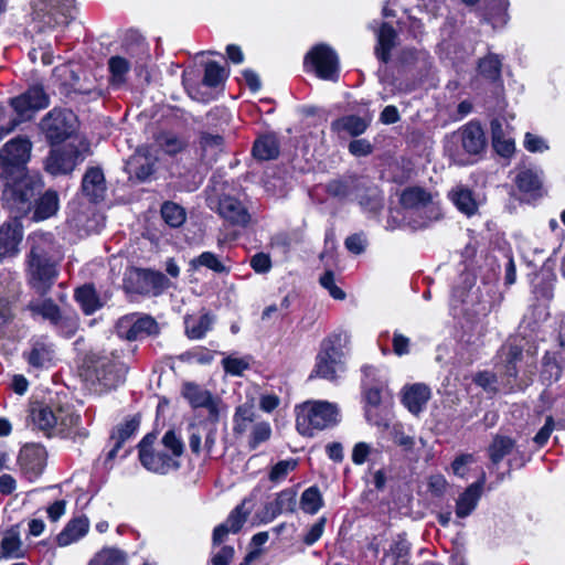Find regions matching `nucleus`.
<instances>
[{
  "instance_id": "55",
  "label": "nucleus",
  "mask_w": 565,
  "mask_h": 565,
  "mask_svg": "<svg viewBox=\"0 0 565 565\" xmlns=\"http://www.w3.org/2000/svg\"><path fill=\"white\" fill-rule=\"evenodd\" d=\"M271 435L270 425L265 422H256L252 426L250 437H249V447L252 449H256L262 443L269 439Z\"/></svg>"
},
{
  "instance_id": "22",
  "label": "nucleus",
  "mask_w": 565,
  "mask_h": 565,
  "mask_svg": "<svg viewBox=\"0 0 565 565\" xmlns=\"http://www.w3.org/2000/svg\"><path fill=\"white\" fill-rule=\"evenodd\" d=\"M515 183L521 192L532 198L543 194L542 171L536 168H520L515 177Z\"/></svg>"
},
{
  "instance_id": "45",
  "label": "nucleus",
  "mask_w": 565,
  "mask_h": 565,
  "mask_svg": "<svg viewBox=\"0 0 565 565\" xmlns=\"http://www.w3.org/2000/svg\"><path fill=\"white\" fill-rule=\"evenodd\" d=\"M508 7V0H495L488 7L486 20L491 23L493 28L504 26L509 20Z\"/></svg>"
},
{
  "instance_id": "59",
  "label": "nucleus",
  "mask_w": 565,
  "mask_h": 565,
  "mask_svg": "<svg viewBox=\"0 0 565 565\" xmlns=\"http://www.w3.org/2000/svg\"><path fill=\"white\" fill-rule=\"evenodd\" d=\"M409 543L404 535H397L393 540L390 550L385 553L387 558H403L409 556Z\"/></svg>"
},
{
  "instance_id": "41",
  "label": "nucleus",
  "mask_w": 565,
  "mask_h": 565,
  "mask_svg": "<svg viewBox=\"0 0 565 565\" xmlns=\"http://www.w3.org/2000/svg\"><path fill=\"white\" fill-rule=\"evenodd\" d=\"M299 505L307 514L313 515L318 513L323 507V498L318 487L312 486L306 489L300 497Z\"/></svg>"
},
{
  "instance_id": "24",
  "label": "nucleus",
  "mask_w": 565,
  "mask_h": 565,
  "mask_svg": "<svg viewBox=\"0 0 565 565\" xmlns=\"http://www.w3.org/2000/svg\"><path fill=\"white\" fill-rule=\"evenodd\" d=\"M76 157L73 151L53 149L45 161V169L53 175L70 173L76 166Z\"/></svg>"
},
{
  "instance_id": "54",
  "label": "nucleus",
  "mask_w": 565,
  "mask_h": 565,
  "mask_svg": "<svg viewBox=\"0 0 565 565\" xmlns=\"http://www.w3.org/2000/svg\"><path fill=\"white\" fill-rule=\"evenodd\" d=\"M561 365L555 361L554 356L546 353L543 358V370L541 373L542 380L547 384H552L557 382L561 379Z\"/></svg>"
},
{
  "instance_id": "1",
  "label": "nucleus",
  "mask_w": 565,
  "mask_h": 565,
  "mask_svg": "<svg viewBox=\"0 0 565 565\" xmlns=\"http://www.w3.org/2000/svg\"><path fill=\"white\" fill-rule=\"evenodd\" d=\"M31 148L32 143L28 138L17 137L0 150L2 204L17 215L28 214L31 211L35 195L43 188L38 174H29L25 171Z\"/></svg>"
},
{
  "instance_id": "4",
  "label": "nucleus",
  "mask_w": 565,
  "mask_h": 565,
  "mask_svg": "<svg viewBox=\"0 0 565 565\" xmlns=\"http://www.w3.org/2000/svg\"><path fill=\"white\" fill-rule=\"evenodd\" d=\"M340 411L328 401L310 399L296 407V428L302 436L311 437L316 431L337 426Z\"/></svg>"
},
{
  "instance_id": "2",
  "label": "nucleus",
  "mask_w": 565,
  "mask_h": 565,
  "mask_svg": "<svg viewBox=\"0 0 565 565\" xmlns=\"http://www.w3.org/2000/svg\"><path fill=\"white\" fill-rule=\"evenodd\" d=\"M26 262L29 284L36 292L44 295L54 285L58 270L60 249L49 233H33Z\"/></svg>"
},
{
  "instance_id": "5",
  "label": "nucleus",
  "mask_w": 565,
  "mask_h": 565,
  "mask_svg": "<svg viewBox=\"0 0 565 565\" xmlns=\"http://www.w3.org/2000/svg\"><path fill=\"white\" fill-rule=\"evenodd\" d=\"M75 0H33L31 28L36 33L64 28L75 18Z\"/></svg>"
},
{
  "instance_id": "32",
  "label": "nucleus",
  "mask_w": 565,
  "mask_h": 565,
  "mask_svg": "<svg viewBox=\"0 0 565 565\" xmlns=\"http://www.w3.org/2000/svg\"><path fill=\"white\" fill-rule=\"evenodd\" d=\"M256 413L252 403H244L236 407L233 415V433L236 436L246 434L255 422Z\"/></svg>"
},
{
  "instance_id": "3",
  "label": "nucleus",
  "mask_w": 565,
  "mask_h": 565,
  "mask_svg": "<svg viewBox=\"0 0 565 565\" xmlns=\"http://www.w3.org/2000/svg\"><path fill=\"white\" fill-rule=\"evenodd\" d=\"M401 204L404 218L414 230L424 228L441 217L438 195L419 186L405 189L401 195Z\"/></svg>"
},
{
  "instance_id": "36",
  "label": "nucleus",
  "mask_w": 565,
  "mask_h": 565,
  "mask_svg": "<svg viewBox=\"0 0 565 565\" xmlns=\"http://www.w3.org/2000/svg\"><path fill=\"white\" fill-rule=\"evenodd\" d=\"M88 565H128V555L117 547H103L94 554Z\"/></svg>"
},
{
  "instance_id": "13",
  "label": "nucleus",
  "mask_w": 565,
  "mask_h": 565,
  "mask_svg": "<svg viewBox=\"0 0 565 565\" xmlns=\"http://www.w3.org/2000/svg\"><path fill=\"white\" fill-rule=\"evenodd\" d=\"M116 331L122 339L137 341L157 334L159 328L152 317L136 312L121 317L117 321Z\"/></svg>"
},
{
  "instance_id": "21",
  "label": "nucleus",
  "mask_w": 565,
  "mask_h": 565,
  "mask_svg": "<svg viewBox=\"0 0 565 565\" xmlns=\"http://www.w3.org/2000/svg\"><path fill=\"white\" fill-rule=\"evenodd\" d=\"M13 215V222H10L3 225L0 230V255L9 256L13 255L18 250V246L22 239L23 232L22 225L18 222V218L22 217V215H17V213L9 210Z\"/></svg>"
},
{
  "instance_id": "44",
  "label": "nucleus",
  "mask_w": 565,
  "mask_h": 565,
  "mask_svg": "<svg viewBox=\"0 0 565 565\" xmlns=\"http://www.w3.org/2000/svg\"><path fill=\"white\" fill-rule=\"evenodd\" d=\"M201 150L203 158L211 162L223 151L224 141L218 135L204 134L201 137Z\"/></svg>"
},
{
  "instance_id": "37",
  "label": "nucleus",
  "mask_w": 565,
  "mask_h": 565,
  "mask_svg": "<svg viewBox=\"0 0 565 565\" xmlns=\"http://www.w3.org/2000/svg\"><path fill=\"white\" fill-rule=\"evenodd\" d=\"M480 498L481 493L478 492V486H469L456 501V515L460 519L470 515Z\"/></svg>"
},
{
  "instance_id": "20",
  "label": "nucleus",
  "mask_w": 565,
  "mask_h": 565,
  "mask_svg": "<svg viewBox=\"0 0 565 565\" xmlns=\"http://www.w3.org/2000/svg\"><path fill=\"white\" fill-rule=\"evenodd\" d=\"M431 397L430 388L423 383L406 385L402 392L403 405L413 414L419 415Z\"/></svg>"
},
{
  "instance_id": "52",
  "label": "nucleus",
  "mask_w": 565,
  "mask_h": 565,
  "mask_svg": "<svg viewBox=\"0 0 565 565\" xmlns=\"http://www.w3.org/2000/svg\"><path fill=\"white\" fill-rule=\"evenodd\" d=\"M480 74L491 81L500 78L501 61L494 54H490L479 62Z\"/></svg>"
},
{
  "instance_id": "61",
  "label": "nucleus",
  "mask_w": 565,
  "mask_h": 565,
  "mask_svg": "<svg viewBox=\"0 0 565 565\" xmlns=\"http://www.w3.org/2000/svg\"><path fill=\"white\" fill-rule=\"evenodd\" d=\"M326 523H327V519L324 516H321L320 519L317 520L316 523H313L309 527L307 533L303 535V543L307 546L313 545L316 542H318L321 539V536L324 532Z\"/></svg>"
},
{
  "instance_id": "53",
  "label": "nucleus",
  "mask_w": 565,
  "mask_h": 565,
  "mask_svg": "<svg viewBox=\"0 0 565 565\" xmlns=\"http://www.w3.org/2000/svg\"><path fill=\"white\" fill-rule=\"evenodd\" d=\"M212 324V319L204 315L196 320H186L185 329L186 334L191 339H201L205 335Z\"/></svg>"
},
{
  "instance_id": "38",
  "label": "nucleus",
  "mask_w": 565,
  "mask_h": 565,
  "mask_svg": "<svg viewBox=\"0 0 565 565\" xmlns=\"http://www.w3.org/2000/svg\"><path fill=\"white\" fill-rule=\"evenodd\" d=\"M492 142L495 151L502 157H509L514 151V141L507 137L499 119L491 121Z\"/></svg>"
},
{
  "instance_id": "8",
  "label": "nucleus",
  "mask_w": 565,
  "mask_h": 565,
  "mask_svg": "<svg viewBox=\"0 0 565 565\" xmlns=\"http://www.w3.org/2000/svg\"><path fill=\"white\" fill-rule=\"evenodd\" d=\"M40 128L51 143H60L77 129V118L72 110L53 108L40 122Z\"/></svg>"
},
{
  "instance_id": "60",
  "label": "nucleus",
  "mask_w": 565,
  "mask_h": 565,
  "mask_svg": "<svg viewBox=\"0 0 565 565\" xmlns=\"http://www.w3.org/2000/svg\"><path fill=\"white\" fill-rule=\"evenodd\" d=\"M320 285L328 290L329 295L335 300H343L345 292L337 286L334 274L327 270L319 279Z\"/></svg>"
},
{
  "instance_id": "30",
  "label": "nucleus",
  "mask_w": 565,
  "mask_h": 565,
  "mask_svg": "<svg viewBox=\"0 0 565 565\" xmlns=\"http://www.w3.org/2000/svg\"><path fill=\"white\" fill-rule=\"evenodd\" d=\"M370 120L355 116L349 115L343 116L331 124V128L339 135L347 134L352 137L362 135L369 127Z\"/></svg>"
},
{
  "instance_id": "51",
  "label": "nucleus",
  "mask_w": 565,
  "mask_h": 565,
  "mask_svg": "<svg viewBox=\"0 0 565 565\" xmlns=\"http://www.w3.org/2000/svg\"><path fill=\"white\" fill-rule=\"evenodd\" d=\"M161 215L166 223L172 227H178L185 221V212L183 207L172 202H166L162 205Z\"/></svg>"
},
{
  "instance_id": "7",
  "label": "nucleus",
  "mask_w": 565,
  "mask_h": 565,
  "mask_svg": "<svg viewBox=\"0 0 565 565\" xmlns=\"http://www.w3.org/2000/svg\"><path fill=\"white\" fill-rule=\"evenodd\" d=\"M49 96L41 86H32L25 93L11 99V106L19 118L10 119L0 127V140L11 134L23 120L30 119L33 113L49 106Z\"/></svg>"
},
{
  "instance_id": "12",
  "label": "nucleus",
  "mask_w": 565,
  "mask_h": 565,
  "mask_svg": "<svg viewBox=\"0 0 565 565\" xmlns=\"http://www.w3.org/2000/svg\"><path fill=\"white\" fill-rule=\"evenodd\" d=\"M54 422L51 436L83 440L88 436L86 428L81 426V416L70 405L54 404Z\"/></svg>"
},
{
  "instance_id": "49",
  "label": "nucleus",
  "mask_w": 565,
  "mask_h": 565,
  "mask_svg": "<svg viewBox=\"0 0 565 565\" xmlns=\"http://www.w3.org/2000/svg\"><path fill=\"white\" fill-rule=\"evenodd\" d=\"M227 77V71L216 62H209L205 65L203 84L209 87H216Z\"/></svg>"
},
{
  "instance_id": "48",
  "label": "nucleus",
  "mask_w": 565,
  "mask_h": 565,
  "mask_svg": "<svg viewBox=\"0 0 565 565\" xmlns=\"http://www.w3.org/2000/svg\"><path fill=\"white\" fill-rule=\"evenodd\" d=\"M108 68L111 75V83L120 85L126 81L130 63L121 56H113L108 61Z\"/></svg>"
},
{
  "instance_id": "9",
  "label": "nucleus",
  "mask_w": 565,
  "mask_h": 565,
  "mask_svg": "<svg viewBox=\"0 0 565 565\" xmlns=\"http://www.w3.org/2000/svg\"><path fill=\"white\" fill-rule=\"evenodd\" d=\"M461 145L462 149L470 154L479 153L484 146L483 131L481 127L475 122H469L460 130L452 134L446 141L445 149L449 157L456 163H463L459 158L457 146Z\"/></svg>"
},
{
  "instance_id": "64",
  "label": "nucleus",
  "mask_w": 565,
  "mask_h": 565,
  "mask_svg": "<svg viewBox=\"0 0 565 565\" xmlns=\"http://www.w3.org/2000/svg\"><path fill=\"white\" fill-rule=\"evenodd\" d=\"M249 265L257 274H266L273 266L270 256L263 252L253 255L249 260Z\"/></svg>"
},
{
  "instance_id": "58",
  "label": "nucleus",
  "mask_w": 565,
  "mask_h": 565,
  "mask_svg": "<svg viewBox=\"0 0 565 565\" xmlns=\"http://www.w3.org/2000/svg\"><path fill=\"white\" fill-rule=\"evenodd\" d=\"M191 264L194 267H199V266L206 267L215 273H223L226 270L225 266L218 259V257L211 252H203L201 255H199L196 258H194L191 262Z\"/></svg>"
},
{
  "instance_id": "25",
  "label": "nucleus",
  "mask_w": 565,
  "mask_h": 565,
  "mask_svg": "<svg viewBox=\"0 0 565 565\" xmlns=\"http://www.w3.org/2000/svg\"><path fill=\"white\" fill-rule=\"evenodd\" d=\"M89 529V521L85 515L77 516L67 522L56 536L58 546H68L84 537Z\"/></svg>"
},
{
  "instance_id": "19",
  "label": "nucleus",
  "mask_w": 565,
  "mask_h": 565,
  "mask_svg": "<svg viewBox=\"0 0 565 565\" xmlns=\"http://www.w3.org/2000/svg\"><path fill=\"white\" fill-rule=\"evenodd\" d=\"M217 212L233 225L246 226L250 221L247 207L238 199L224 195L218 200Z\"/></svg>"
},
{
  "instance_id": "50",
  "label": "nucleus",
  "mask_w": 565,
  "mask_h": 565,
  "mask_svg": "<svg viewBox=\"0 0 565 565\" xmlns=\"http://www.w3.org/2000/svg\"><path fill=\"white\" fill-rule=\"evenodd\" d=\"M161 446L169 455H173L175 460L182 456L184 450V444L181 436L173 429L166 431L161 439Z\"/></svg>"
},
{
  "instance_id": "47",
  "label": "nucleus",
  "mask_w": 565,
  "mask_h": 565,
  "mask_svg": "<svg viewBox=\"0 0 565 565\" xmlns=\"http://www.w3.org/2000/svg\"><path fill=\"white\" fill-rule=\"evenodd\" d=\"M252 358L249 355L235 356L227 355L222 360V365L226 374L232 376H242L250 367Z\"/></svg>"
},
{
  "instance_id": "42",
  "label": "nucleus",
  "mask_w": 565,
  "mask_h": 565,
  "mask_svg": "<svg viewBox=\"0 0 565 565\" xmlns=\"http://www.w3.org/2000/svg\"><path fill=\"white\" fill-rule=\"evenodd\" d=\"M515 448V443L507 436H495L489 446V457L493 463H499Z\"/></svg>"
},
{
  "instance_id": "63",
  "label": "nucleus",
  "mask_w": 565,
  "mask_h": 565,
  "mask_svg": "<svg viewBox=\"0 0 565 565\" xmlns=\"http://www.w3.org/2000/svg\"><path fill=\"white\" fill-rule=\"evenodd\" d=\"M476 462V458L471 454H462L455 458L451 463L452 472L460 478H465L468 473L469 465Z\"/></svg>"
},
{
  "instance_id": "17",
  "label": "nucleus",
  "mask_w": 565,
  "mask_h": 565,
  "mask_svg": "<svg viewBox=\"0 0 565 565\" xmlns=\"http://www.w3.org/2000/svg\"><path fill=\"white\" fill-rule=\"evenodd\" d=\"M182 397L192 408H205L211 417L218 416V402L204 386L194 382H184L181 386Z\"/></svg>"
},
{
  "instance_id": "16",
  "label": "nucleus",
  "mask_w": 565,
  "mask_h": 565,
  "mask_svg": "<svg viewBox=\"0 0 565 565\" xmlns=\"http://www.w3.org/2000/svg\"><path fill=\"white\" fill-rule=\"evenodd\" d=\"M97 381L106 388H115L126 376V366L115 356H99L94 362Z\"/></svg>"
},
{
  "instance_id": "43",
  "label": "nucleus",
  "mask_w": 565,
  "mask_h": 565,
  "mask_svg": "<svg viewBox=\"0 0 565 565\" xmlns=\"http://www.w3.org/2000/svg\"><path fill=\"white\" fill-rule=\"evenodd\" d=\"M451 201L459 211L467 215H472L477 211V203L470 190L458 186L450 193Z\"/></svg>"
},
{
  "instance_id": "29",
  "label": "nucleus",
  "mask_w": 565,
  "mask_h": 565,
  "mask_svg": "<svg viewBox=\"0 0 565 565\" xmlns=\"http://www.w3.org/2000/svg\"><path fill=\"white\" fill-rule=\"evenodd\" d=\"M75 300L85 315H92L100 309L105 300L102 299L93 285H84L75 290Z\"/></svg>"
},
{
  "instance_id": "18",
  "label": "nucleus",
  "mask_w": 565,
  "mask_h": 565,
  "mask_svg": "<svg viewBox=\"0 0 565 565\" xmlns=\"http://www.w3.org/2000/svg\"><path fill=\"white\" fill-rule=\"evenodd\" d=\"M29 367L34 371H42L54 365L55 350L46 339H35L30 343V349L23 352Z\"/></svg>"
},
{
  "instance_id": "11",
  "label": "nucleus",
  "mask_w": 565,
  "mask_h": 565,
  "mask_svg": "<svg viewBox=\"0 0 565 565\" xmlns=\"http://www.w3.org/2000/svg\"><path fill=\"white\" fill-rule=\"evenodd\" d=\"M125 280L129 290L141 295H159L171 286L162 273L142 268L130 269Z\"/></svg>"
},
{
  "instance_id": "34",
  "label": "nucleus",
  "mask_w": 565,
  "mask_h": 565,
  "mask_svg": "<svg viewBox=\"0 0 565 565\" xmlns=\"http://www.w3.org/2000/svg\"><path fill=\"white\" fill-rule=\"evenodd\" d=\"M253 154L258 160H273L279 154V143L274 135H265L255 140Z\"/></svg>"
},
{
  "instance_id": "23",
  "label": "nucleus",
  "mask_w": 565,
  "mask_h": 565,
  "mask_svg": "<svg viewBox=\"0 0 565 565\" xmlns=\"http://www.w3.org/2000/svg\"><path fill=\"white\" fill-rule=\"evenodd\" d=\"M83 193L93 202H99L104 199L106 184L104 173L98 168H90L84 174L82 181Z\"/></svg>"
},
{
  "instance_id": "39",
  "label": "nucleus",
  "mask_w": 565,
  "mask_h": 565,
  "mask_svg": "<svg viewBox=\"0 0 565 565\" xmlns=\"http://www.w3.org/2000/svg\"><path fill=\"white\" fill-rule=\"evenodd\" d=\"M58 210V195L55 191H46L38 201L34 220L42 221L53 216Z\"/></svg>"
},
{
  "instance_id": "33",
  "label": "nucleus",
  "mask_w": 565,
  "mask_h": 565,
  "mask_svg": "<svg viewBox=\"0 0 565 565\" xmlns=\"http://www.w3.org/2000/svg\"><path fill=\"white\" fill-rule=\"evenodd\" d=\"M139 425L140 418L139 416L135 415L117 426L116 430L111 435V440H114L115 445L108 452L109 459H113L117 455V451L120 449L121 445L138 430Z\"/></svg>"
},
{
  "instance_id": "14",
  "label": "nucleus",
  "mask_w": 565,
  "mask_h": 565,
  "mask_svg": "<svg viewBox=\"0 0 565 565\" xmlns=\"http://www.w3.org/2000/svg\"><path fill=\"white\" fill-rule=\"evenodd\" d=\"M305 64L311 66L321 79L337 81L339 77V60L335 52L326 44H319L306 55Z\"/></svg>"
},
{
  "instance_id": "46",
  "label": "nucleus",
  "mask_w": 565,
  "mask_h": 565,
  "mask_svg": "<svg viewBox=\"0 0 565 565\" xmlns=\"http://www.w3.org/2000/svg\"><path fill=\"white\" fill-rule=\"evenodd\" d=\"M23 556L22 545L17 532L9 531L1 542L0 558H18Z\"/></svg>"
},
{
  "instance_id": "57",
  "label": "nucleus",
  "mask_w": 565,
  "mask_h": 565,
  "mask_svg": "<svg viewBox=\"0 0 565 565\" xmlns=\"http://www.w3.org/2000/svg\"><path fill=\"white\" fill-rule=\"evenodd\" d=\"M296 467L297 460L295 459L280 460L270 469L268 478L271 482L279 483L285 480L288 473L295 470Z\"/></svg>"
},
{
  "instance_id": "28",
  "label": "nucleus",
  "mask_w": 565,
  "mask_h": 565,
  "mask_svg": "<svg viewBox=\"0 0 565 565\" xmlns=\"http://www.w3.org/2000/svg\"><path fill=\"white\" fill-rule=\"evenodd\" d=\"M375 32L377 39L375 54L383 63H387L391 57V50L395 46L397 34L393 26L387 23H382Z\"/></svg>"
},
{
  "instance_id": "27",
  "label": "nucleus",
  "mask_w": 565,
  "mask_h": 565,
  "mask_svg": "<svg viewBox=\"0 0 565 565\" xmlns=\"http://www.w3.org/2000/svg\"><path fill=\"white\" fill-rule=\"evenodd\" d=\"M296 505V492L292 489L282 490L273 502L266 505L267 521H271L281 513L295 512Z\"/></svg>"
},
{
  "instance_id": "40",
  "label": "nucleus",
  "mask_w": 565,
  "mask_h": 565,
  "mask_svg": "<svg viewBox=\"0 0 565 565\" xmlns=\"http://www.w3.org/2000/svg\"><path fill=\"white\" fill-rule=\"evenodd\" d=\"M31 416L38 428L51 437L52 428L56 425V422L53 420L54 404L40 405L39 407L33 408Z\"/></svg>"
},
{
  "instance_id": "6",
  "label": "nucleus",
  "mask_w": 565,
  "mask_h": 565,
  "mask_svg": "<svg viewBox=\"0 0 565 565\" xmlns=\"http://www.w3.org/2000/svg\"><path fill=\"white\" fill-rule=\"evenodd\" d=\"M347 341V335L339 332L331 333L321 341L313 369L316 376L334 380L344 370L343 349Z\"/></svg>"
},
{
  "instance_id": "26",
  "label": "nucleus",
  "mask_w": 565,
  "mask_h": 565,
  "mask_svg": "<svg viewBox=\"0 0 565 565\" xmlns=\"http://www.w3.org/2000/svg\"><path fill=\"white\" fill-rule=\"evenodd\" d=\"M154 163L156 158L151 154L148 146L139 147L129 161V166L135 169L136 177L141 181H145L152 174Z\"/></svg>"
},
{
  "instance_id": "56",
  "label": "nucleus",
  "mask_w": 565,
  "mask_h": 565,
  "mask_svg": "<svg viewBox=\"0 0 565 565\" xmlns=\"http://www.w3.org/2000/svg\"><path fill=\"white\" fill-rule=\"evenodd\" d=\"M246 501L238 504L227 516L225 523L228 524L232 533H237L243 527L249 514V509L245 508Z\"/></svg>"
},
{
  "instance_id": "62",
  "label": "nucleus",
  "mask_w": 565,
  "mask_h": 565,
  "mask_svg": "<svg viewBox=\"0 0 565 565\" xmlns=\"http://www.w3.org/2000/svg\"><path fill=\"white\" fill-rule=\"evenodd\" d=\"M373 452H375V449L372 445L360 441L354 445L351 458L354 465L360 466L363 465Z\"/></svg>"
},
{
  "instance_id": "15",
  "label": "nucleus",
  "mask_w": 565,
  "mask_h": 565,
  "mask_svg": "<svg viewBox=\"0 0 565 565\" xmlns=\"http://www.w3.org/2000/svg\"><path fill=\"white\" fill-rule=\"evenodd\" d=\"M46 450L38 444L24 445L18 455V467L21 475L29 481L36 480L46 465Z\"/></svg>"
},
{
  "instance_id": "31",
  "label": "nucleus",
  "mask_w": 565,
  "mask_h": 565,
  "mask_svg": "<svg viewBox=\"0 0 565 565\" xmlns=\"http://www.w3.org/2000/svg\"><path fill=\"white\" fill-rule=\"evenodd\" d=\"M33 316H40L53 326L62 323V315L58 306L52 299L33 300L28 306Z\"/></svg>"
},
{
  "instance_id": "10",
  "label": "nucleus",
  "mask_w": 565,
  "mask_h": 565,
  "mask_svg": "<svg viewBox=\"0 0 565 565\" xmlns=\"http://www.w3.org/2000/svg\"><path fill=\"white\" fill-rule=\"evenodd\" d=\"M154 435H147L139 443V459L142 466L152 472L166 475L179 468V461L163 449H154Z\"/></svg>"
},
{
  "instance_id": "35",
  "label": "nucleus",
  "mask_w": 565,
  "mask_h": 565,
  "mask_svg": "<svg viewBox=\"0 0 565 565\" xmlns=\"http://www.w3.org/2000/svg\"><path fill=\"white\" fill-rule=\"evenodd\" d=\"M154 142L169 156L183 151L188 146L186 139L172 131H160L156 135Z\"/></svg>"
}]
</instances>
